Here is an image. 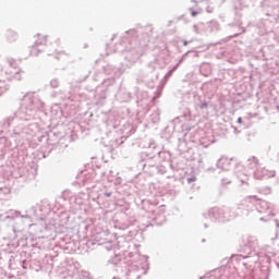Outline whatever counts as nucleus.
Wrapping results in <instances>:
<instances>
[{
	"label": "nucleus",
	"instance_id": "nucleus-4",
	"mask_svg": "<svg viewBox=\"0 0 279 279\" xmlns=\"http://www.w3.org/2000/svg\"><path fill=\"white\" fill-rule=\"evenodd\" d=\"M256 196H250L248 198L243 199L238 208L241 210L242 215L247 216L252 210L259 213L263 217L259 218V221H265L269 223L270 228H279V213H276V205L265 199L253 201Z\"/></svg>",
	"mask_w": 279,
	"mask_h": 279
},
{
	"label": "nucleus",
	"instance_id": "nucleus-60",
	"mask_svg": "<svg viewBox=\"0 0 279 279\" xmlns=\"http://www.w3.org/2000/svg\"><path fill=\"white\" fill-rule=\"evenodd\" d=\"M9 89L8 85L5 86H0V96L3 95Z\"/></svg>",
	"mask_w": 279,
	"mask_h": 279
},
{
	"label": "nucleus",
	"instance_id": "nucleus-29",
	"mask_svg": "<svg viewBox=\"0 0 279 279\" xmlns=\"http://www.w3.org/2000/svg\"><path fill=\"white\" fill-rule=\"evenodd\" d=\"M195 34H208V23L199 22L193 25Z\"/></svg>",
	"mask_w": 279,
	"mask_h": 279
},
{
	"label": "nucleus",
	"instance_id": "nucleus-39",
	"mask_svg": "<svg viewBox=\"0 0 279 279\" xmlns=\"http://www.w3.org/2000/svg\"><path fill=\"white\" fill-rule=\"evenodd\" d=\"M150 120L153 123H158L160 121V109H155L150 114Z\"/></svg>",
	"mask_w": 279,
	"mask_h": 279
},
{
	"label": "nucleus",
	"instance_id": "nucleus-34",
	"mask_svg": "<svg viewBox=\"0 0 279 279\" xmlns=\"http://www.w3.org/2000/svg\"><path fill=\"white\" fill-rule=\"evenodd\" d=\"M19 38V34L12 29H8L7 31V40H9V43H16Z\"/></svg>",
	"mask_w": 279,
	"mask_h": 279
},
{
	"label": "nucleus",
	"instance_id": "nucleus-33",
	"mask_svg": "<svg viewBox=\"0 0 279 279\" xmlns=\"http://www.w3.org/2000/svg\"><path fill=\"white\" fill-rule=\"evenodd\" d=\"M119 99H120V101H122V104H125V102L130 101V99H132V94L126 90H121L119 93Z\"/></svg>",
	"mask_w": 279,
	"mask_h": 279
},
{
	"label": "nucleus",
	"instance_id": "nucleus-8",
	"mask_svg": "<svg viewBox=\"0 0 279 279\" xmlns=\"http://www.w3.org/2000/svg\"><path fill=\"white\" fill-rule=\"evenodd\" d=\"M112 171H109V173L106 172H95V170L88 171H82L78 178H83L82 182L83 185L86 186V189H95V182H99L98 175L102 178V180H107L108 182H114V177L110 175Z\"/></svg>",
	"mask_w": 279,
	"mask_h": 279
},
{
	"label": "nucleus",
	"instance_id": "nucleus-40",
	"mask_svg": "<svg viewBox=\"0 0 279 279\" xmlns=\"http://www.w3.org/2000/svg\"><path fill=\"white\" fill-rule=\"evenodd\" d=\"M198 168L205 169V173H215V171H217V168L215 167L205 168L204 163L202 162V159H198Z\"/></svg>",
	"mask_w": 279,
	"mask_h": 279
},
{
	"label": "nucleus",
	"instance_id": "nucleus-18",
	"mask_svg": "<svg viewBox=\"0 0 279 279\" xmlns=\"http://www.w3.org/2000/svg\"><path fill=\"white\" fill-rule=\"evenodd\" d=\"M276 171L274 170H267L263 166H258L256 170L253 171V178L255 180H263V178H275Z\"/></svg>",
	"mask_w": 279,
	"mask_h": 279
},
{
	"label": "nucleus",
	"instance_id": "nucleus-23",
	"mask_svg": "<svg viewBox=\"0 0 279 279\" xmlns=\"http://www.w3.org/2000/svg\"><path fill=\"white\" fill-rule=\"evenodd\" d=\"M156 147L157 149H161V147L156 144V142L154 140H147L146 144L144 145V147H146V151L142 153V154H150V156H154V158H158V154H155L156 153V148H153Z\"/></svg>",
	"mask_w": 279,
	"mask_h": 279
},
{
	"label": "nucleus",
	"instance_id": "nucleus-38",
	"mask_svg": "<svg viewBox=\"0 0 279 279\" xmlns=\"http://www.w3.org/2000/svg\"><path fill=\"white\" fill-rule=\"evenodd\" d=\"M260 195H271V186H259L256 189Z\"/></svg>",
	"mask_w": 279,
	"mask_h": 279
},
{
	"label": "nucleus",
	"instance_id": "nucleus-46",
	"mask_svg": "<svg viewBox=\"0 0 279 279\" xmlns=\"http://www.w3.org/2000/svg\"><path fill=\"white\" fill-rule=\"evenodd\" d=\"M51 149H53V148H50L49 149V151H48V154L47 153H45V151H35V156H38V158L40 159V158H47L48 156H49V154H51Z\"/></svg>",
	"mask_w": 279,
	"mask_h": 279
},
{
	"label": "nucleus",
	"instance_id": "nucleus-24",
	"mask_svg": "<svg viewBox=\"0 0 279 279\" xmlns=\"http://www.w3.org/2000/svg\"><path fill=\"white\" fill-rule=\"evenodd\" d=\"M107 264L113 265L114 267H123L125 260H123V255H121V253H116L114 257L109 258Z\"/></svg>",
	"mask_w": 279,
	"mask_h": 279
},
{
	"label": "nucleus",
	"instance_id": "nucleus-13",
	"mask_svg": "<svg viewBox=\"0 0 279 279\" xmlns=\"http://www.w3.org/2000/svg\"><path fill=\"white\" fill-rule=\"evenodd\" d=\"M148 270H149V264H146V268L141 267L136 264H130L126 267L125 278L126 279H141L142 276H147Z\"/></svg>",
	"mask_w": 279,
	"mask_h": 279
},
{
	"label": "nucleus",
	"instance_id": "nucleus-63",
	"mask_svg": "<svg viewBox=\"0 0 279 279\" xmlns=\"http://www.w3.org/2000/svg\"><path fill=\"white\" fill-rule=\"evenodd\" d=\"M31 213H33V215L36 217V207H31Z\"/></svg>",
	"mask_w": 279,
	"mask_h": 279
},
{
	"label": "nucleus",
	"instance_id": "nucleus-31",
	"mask_svg": "<svg viewBox=\"0 0 279 279\" xmlns=\"http://www.w3.org/2000/svg\"><path fill=\"white\" fill-rule=\"evenodd\" d=\"M220 28L221 26L219 25V22H217L216 20L207 22L208 34H213V32H219Z\"/></svg>",
	"mask_w": 279,
	"mask_h": 279
},
{
	"label": "nucleus",
	"instance_id": "nucleus-12",
	"mask_svg": "<svg viewBox=\"0 0 279 279\" xmlns=\"http://www.w3.org/2000/svg\"><path fill=\"white\" fill-rule=\"evenodd\" d=\"M260 5L270 21H278L279 19V0H264Z\"/></svg>",
	"mask_w": 279,
	"mask_h": 279
},
{
	"label": "nucleus",
	"instance_id": "nucleus-15",
	"mask_svg": "<svg viewBox=\"0 0 279 279\" xmlns=\"http://www.w3.org/2000/svg\"><path fill=\"white\" fill-rule=\"evenodd\" d=\"M95 241L98 242V245H106L107 252L112 251V233H108V231H97L93 234Z\"/></svg>",
	"mask_w": 279,
	"mask_h": 279
},
{
	"label": "nucleus",
	"instance_id": "nucleus-53",
	"mask_svg": "<svg viewBox=\"0 0 279 279\" xmlns=\"http://www.w3.org/2000/svg\"><path fill=\"white\" fill-rule=\"evenodd\" d=\"M48 56H53L57 60H60V56H64V52H49Z\"/></svg>",
	"mask_w": 279,
	"mask_h": 279
},
{
	"label": "nucleus",
	"instance_id": "nucleus-25",
	"mask_svg": "<svg viewBox=\"0 0 279 279\" xmlns=\"http://www.w3.org/2000/svg\"><path fill=\"white\" fill-rule=\"evenodd\" d=\"M244 169H245V167L242 166V163H241V167L233 165V171H234V173H236V175H238L240 182H242V184H246L247 180H248L247 174L241 173Z\"/></svg>",
	"mask_w": 279,
	"mask_h": 279
},
{
	"label": "nucleus",
	"instance_id": "nucleus-1",
	"mask_svg": "<svg viewBox=\"0 0 279 279\" xmlns=\"http://www.w3.org/2000/svg\"><path fill=\"white\" fill-rule=\"evenodd\" d=\"M9 149H16L13 156H15L17 169L13 171V178L20 180V182L34 180L38 173V165H36V161H29L32 146H29V129L27 126L17 124L13 128L10 137H0V160L5 158Z\"/></svg>",
	"mask_w": 279,
	"mask_h": 279
},
{
	"label": "nucleus",
	"instance_id": "nucleus-42",
	"mask_svg": "<svg viewBox=\"0 0 279 279\" xmlns=\"http://www.w3.org/2000/svg\"><path fill=\"white\" fill-rule=\"evenodd\" d=\"M229 57H230V51H228V49H222L217 54L218 59H223L225 58L226 60H228Z\"/></svg>",
	"mask_w": 279,
	"mask_h": 279
},
{
	"label": "nucleus",
	"instance_id": "nucleus-11",
	"mask_svg": "<svg viewBox=\"0 0 279 279\" xmlns=\"http://www.w3.org/2000/svg\"><path fill=\"white\" fill-rule=\"evenodd\" d=\"M1 75H4V77L0 78V84L1 82H7L10 80L21 81L23 80V75H25V72L16 68V61L14 59H10L8 61V68L1 71Z\"/></svg>",
	"mask_w": 279,
	"mask_h": 279
},
{
	"label": "nucleus",
	"instance_id": "nucleus-20",
	"mask_svg": "<svg viewBox=\"0 0 279 279\" xmlns=\"http://www.w3.org/2000/svg\"><path fill=\"white\" fill-rule=\"evenodd\" d=\"M47 45V37L39 38L35 40L34 45L31 46L29 53L31 56H38L45 49V46Z\"/></svg>",
	"mask_w": 279,
	"mask_h": 279
},
{
	"label": "nucleus",
	"instance_id": "nucleus-3",
	"mask_svg": "<svg viewBox=\"0 0 279 279\" xmlns=\"http://www.w3.org/2000/svg\"><path fill=\"white\" fill-rule=\"evenodd\" d=\"M44 108L45 102L40 99V96L34 93H27L23 97V102L14 116L5 118L0 122L2 132H10V126L13 123H19V121H34L38 116V112H43Z\"/></svg>",
	"mask_w": 279,
	"mask_h": 279
},
{
	"label": "nucleus",
	"instance_id": "nucleus-37",
	"mask_svg": "<svg viewBox=\"0 0 279 279\" xmlns=\"http://www.w3.org/2000/svg\"><path fill=\"white\" fill-rule=\"evenodd\" d=\"M116 82H117V78H114V77L105 78L102 81V86L105 88H107V90H108V88H110V86H114Z\"/></svg>",
	"mask_w": 279,
	"mask_h": 279
},
{
	"label": "nucleus",
	"instance_id": "nucleus-22",
	"mask_svg": "<svg viewBox=\"0 0 279 279\" xmlns=\"http://www.w3.org/2000/svg\"><path fill=\"white\" fill-rule=\"evenodd\" d=\"M36 228H37V231L36 233L37 234H43L41 236H39V239H48V236H51V234H53V231L56 230V227L53 226H46V227H43L40 225H36Z\"/></svg>",
	"mask_w": 279,
	"mask_h": 279
},
{
	"label": "nucleus",
	"instance_id": "nucleus-36",
	"mask_svg": "<svg viewBox=\"0 0 279 279\" xmlns=\"http://www.w3.org/2000/svg\"><path fill=\"white\" fill-rule=\"evenodd\" d=\"M125 141V136L118 137L116 140L110 141V145L113 148L120 147V145H123V142Z\"/></svg>",
	"mask_w": 279,
	"mask_h": 279
},
{
	"label": "nucleus",
	"instance_id": "nucleus-52",
	"mask_svg": "<svg viewBox=\"0 0 279 279\" xmlns=\"http://www.w3.org/2000/svg\"><path fill=\"white\" fill-rule=\"evenodd\" d=\"M106 93H108V88L102 89L101 94L97 95L99 97L100 101H104L107 97Z\"/></svg>",
	"mask_w": 279,
	"mask_h": 279
},
{
	"label": "nucleus",
	"instance_id": "nucleus-51",
	"mask_svg": "<svg viewBox=\"0 0 279 279\" xmlns=\"http://www.w3.org/2000/svg\"><path fill=\"white\" fill-rule=\"evenodd\" d=\"M189 53H191V51H187V52H185V53H183V54L181 56V58L179 59V61H178V63H177L178 66H180V64H182V62H184V60H186Z\"/></svg>",
	"mask_w": 279,
	"mask_h": 279
},
{
	"label": "nucleus",
	"instance_id": "nucleus-45",
	"mask_svg": "<svg viewBox=\"0 0 279 279\" xmlns=\"http://www.w3.org/2000/svg\"><path fill=\"white\" fill-rule=\"evenodd\" d=\"M71 202H74L77 206H84V198L82 196H72Z\"/></svg>",
	"mask_w": 279,
	"mask_h": 279
},
{
	"label": "nucleus",
	"instance_id": "nucleus-58",
	"mask_svg": "<svg viewBox=\"0 0 279 279\" xmlns=\"http://www.w3.org/2000/svg\"><path fill=\"white\" fill-rule=\"evenodd\" d=\"M187 184H193V182H197V177L192 175L186 179Z\"/></svg>",
	"mask_w": 279,
	"mask_h": 279
},
{
	"label": "nucleus",
	"instance_id": "nucleus-7",
	"mask_svg": "<svg viewBox=\"0 0 279 279\" xmlns=\"http://www.w3.org/2000/svg\"><path fill=\"white\" fill-rule=\"evenodd\" d=\"M135 80L137 84H146L148 88H154V84L158 82V72H156V63L150 62L146 68L136 73Z\"/></svg>",
	"mask_w": 279,
	"mask_h": 279
},
{
	"label": "nucleus",
	"instance_id": "nucleus-47",
	"mask_svg": "<svg viewBox=\"0 0 279 279\" xmlns=\"http://www.w3.org/2000/svg\"><path fill=\"white\" fill-rule=\"evenodd\" d=\"M50 88H58L60 86V80L59 78H52L49 83Z\"/></svg>",
	"mask_w": 279,
	"mask_h": 279
},
{
	"label": "nucleus",
	"instance_id": "nucleus-26",
	"mask_svg": "<svg viewBox=\"0 0 279 279\" xmlns=\"http://www.w3.org/2000/svg\"><path fill=\"white\" fill-rule=\"evenodd\" d=\"M16 217H21V219H32L29 215H21V211L19 210H10L4 219L12 221L16 219Z\"/></svg>",
	"mask_w": 279,
	"mask_h": 279
},
{
	"label": "nucleus",
	"instance_id": "nucleus-19",
	"mask_svg": "<svg viewBox=\"0 0 279 279\" xmlns=\"http://www.w3.org/2000/svg\"><path fill=\"white\" fill-rule=\"evenodd\" d=\"M104 72L107 75H116V77H121L123 73H125V65H121L119 68L112 65V64H107L104 66Z\"/></svg>",
	"mask_w": 279,
	"mask_h": 279
},
{
	"label": "nucleus",
	"instance_id": "nucleus-30",
	"mask_svg": "<svg viewBox=\"0 0 279 279\" xmlns=\"http://www.w3.org/2000/svg\"><path fill=\"white\" fill-rule=\"evenodd\" d=\"M153 148L155 149V154H158L157 157L160 158V160L167 161L171 160V153L167 150H162V148H156V146L153 145Z\"/></svg>",
	"mask_w": 279,
	"mask_h": 279
},
{
	"label": "nucleus",
	"instance_id": "nucleus-21",
	"mask_svg": "<svg viewBox=\"0 0 279 279\" xmlns=\"http://www.w3.org/2000/svg\"><path fill=\"white\" fill-rule=\"evenodd\" d=\"M117 193V187L114 186H104L98 192V199H110V197H114V194Z\"/></svg>",
	"mask_w": 279,
	"mask_h": 279
},
{
	"label": "nucleus",
	"instance_id": "nucleus-48",
	"mask_svg": "<svg viewBox=\"0 0 279 279\" xmlns=\"http://www.w3.org/2000/svg\"><path fill=\"white\" fill-rule=\"evenodd\" d=\"M7 258H9L8 263H9V269H13L12 265L14 264V257L12 256V254L8 253L7 254Z\"/></svg>",
	"mask_w": 279,
	"mask_h": 279
},
{
	"label": "nucleus",
	"instance_id": "nucleus-57",
	"mask_svg": "<svg viewBox=\"0 0 279 279\" xmlns=\"http://www.w3.org/2000/svg\"><path fill=\"white\" fill-rule=\"evenodd\" d=\"M222 186H226L227 184H232V180L229 178L221 179Z\"/></svg>",
	"mask_w": 279,
	"mask_h": 279
},
{
	"label": "nucleus",
	"instance_id": "nucleus-59",
	"mask_svg": "<svg viewBox=\"0 0 279 279\" xmlns=\"http://www.w3.org/2000/svg\"><path fill=\"white\" fill-rule=\"evenodd\" d=\"M183 118L185 119V121H191V112H190V111H186V112L183 114Z\"/></svg>",
	"mask_w": 279,
	"mask_h": 279
},
{
	"label": "nucleus",
	"instance_id": "nucleus-6",
	"mask_svg": "<svg viewBox=\"0 0 279 279\" xmlns=\"http://www.w3.org/2000/svg\"><path fill=\"white\" fill-rule=\"evenodd\" d=\"M142 215L144 226L149 228V226H162L167 221V216L165 215V206L156 207L151 201H142Z\"/></svg>",
	"mask_w": 279,
	"mask_h": 279
},
{
	"label": "nucleus",
	"instance_id": "nucleus-35",
	"mask_svg": "<svg viewBox=\"0 0 279 279\" xmlns=\"http://www.w3.org/2000/svg\"><path fill=\"white\" fill-rule=\"evenodd\" d=\"M170 169H172L173 171H180L184 169V165H182V162L180 161L170 160Z\"/></svg>",
	"mask_w": 279,
	"mask_h": 279
},
{
	"label": "nucleus",
	"instance_id": "nucleus-61",
	"mask_svg": "<svg viewBox=\"0 0 279 279\" xmlns=\"http://www.w3.org/2000/svg\"><path fill=\"white\" fill-rule=\"evenodd\" d=\"M32 247H37V250H43V246L38 243V242H35L33 244H31Z\"/></svg>",
	"mask_w": 279,
	"mask_h": 279
},
{
	"label": "nucleus",
	"instance_id": "nucleus-55",
	"mask_svg": "<svg viewBox=\"0 0 279 279\" xmlns=\"http://www.w3.org/2000/svg\"><path fill=\"white\" fill-rule=\"evenodd\" d=\"M129 130L128 129H124L123 130V134H134V132H136V130L134 129V126H130L129 125Z\"/></svg>",
	"mask_w": 279,
	"mask_h": 279
},
{
	"label": "nucleus",
	"instance_id": "nucleus-27",
	"mask_svg": "<svg viewBox=\"0 0 279 279\" xmlns=\"http://www.w3.org/2000/svg\"><path fill=\"white\" fill-rule=\"evenodd\" d=\"M260 167V162H258V158H256L255 156L250 157L246 160V169H248L250 171H256L257 168Z\"/></svg>",
	"mask_w": 279,
	"mask_h": 279
},
{
	"label": "nucleus",
	"instance_id": "nucleus-56",
	"mask_svg": "<svg viewBox=\"0 0 279 279\" xmlns=\"http://www.w3.org/2000/svg\"><path fill=\"white\" fill-rule=\"evenodd\" d=\"M20 265L24 269H29V262L28 260H22V262H20Z\"/></svg>",
	"mask_w": 279,
	"mask_h": 279
},
{
	"label": "nucleus",
	"instance_id": "nucleus-28",
	"mask_svg": "<svg viewBox=\"0 0 279 279\" xmlns=\"http://www.w3.org/2000/svg\"><path fill=\"white\" fill-rule=\"evenodd\" d=\"M70 137L69 135H60L59 141L57 142V145L53 147L54 149H66L69 147Z\"/></svg>",
	"mask_w": 279,
	"mask_h": 279
},
{
	"label": "nucleus",
	"instance_id": "nucleus-44",
	"mask_svg": "<svg viewBox=\"0 0 279 279\" xmlns=\"http://www.w3.org/2000/svg\"><path fill=\"white\" fill-rule=\"evenodd\" d=\"M154 173H158L159 175H165L167 173V168L165 166L155 167Z\"/></svg>",
	"mask_w": 279,
	"mask_h": 279
},
{
	"label": "nucleus",
	"instance_id": "nucleus-64",
	"mask_svg": "<svg viewBox=\"0 0 279 279\" xmlns=\"http://www.w3.org/2000/svg\"><path fill=\"white\" fill-rule=\"evenodd\" d=\"M12 231H13L12 239H16V229H15V228H13V229H12Z\"/></svg>",
	"mask_w": 279,
	"mask_h": 279
},
{
	"label": "nucleus",
	"instance_id": "nucleus-17",
	"mask_svg": "<svg viewBox=\"0 0 279 279\" xmlns=\"http://www.w3.org/2000/svg\"><path fill=\"white\" fill-rule=\"evenodd\" d=\"M63 133H60L58 131H49L47 135H41L39 137V142L43 143V141H47V144L50 145L52 148L58 145V142L60 141V136H62Z\"/></svg>",
	"mask_w": 279,
	"mask_h": 279
},
{
	"label": "nucleus",
	"instance_id": "nucleus-43",
	"mask_svg": "<svg viewBox=\"0 0 279 279\" xmlns=\"http://www.w3.org/2000/svg\"><path fill=\"white\" fill-rule=\"evenodd\" d=\"M209 102L208 100H203L196 105V108H199L203 112H206L208 110Z\"/></svg>",
	"mask_w": 279,
	"mask_h": 279
},
{
	"label": "nucleus",
	"instance_id": "nucleus-49",
	"mask_svg": "<svg viewBox=\"0 0 279 279\" xmlns=\"http://www.w3.org/2000/svg\"><path fill=\"white\" fill-rule=\"evenodd\" d=\"M175 69H178V64H175L172 69H170L166 75H165V80H169V77H171V75H173V71H175Z\"/></svg>",
	"mask_w": 279,
	"mask_h": 279
},
{
	"label": "nucleus",
	"instance_id": "nucleus-9",
	"mask_svg": "<svg viewBox=\"0 0 279 279\" xmlns=\"http://www.w3.org/2000/svg\"><path fill=\"white\" fill-rule=\"evenodd\" d=\"M204 219H210L213 222H221L230 221V209L228 207L219 208L213 207L207 211L203 213Z\"/></svg>",
	"mask_w": 279,
	"mask_h": 279
},
{
	"label": "nucleus",
	"instance_id": "nucleus-41",
	"mask_svg": "<svg viewBox=\"0 0 279 279\" xmlns=\"http://www.w3.org/2000/svg\"><path fill=\"white\" fill-rule=\"evenodd\" d=\"M58 257V254L50 253L46 255V260L49 263L50 267H53V263H56V258Z\"/></svg>",
	"mask_w": 279,
	"mask_h": 279
},
{
	"label": "nucleus",
	"instance_id": "nucleus-16",
	"mask_svg": "<svg viewBox=\"0 0 279 279\" xmlns=\"http://www.w3.org/2000/svg\"><path fill=\"white\" fill-rule=\"evenodd\" d=\"M234 165L241 167V162L236 158L222 156L217 160L216 167L220 169V171H230L233 169Z\"/></svg>",
	"mask_w": 279,
	"mask_h": 279
},
{
	"label": "nucleus",
	"instance_id": "nucleus-10",
	"mask_svg": "<svg viewBox=\"0 0 279 279\" xmlns=\"http://www.w3.org/2000/svg\"><path fill=\"white\" fill-rule=\"evenodd\" d=\"M244 247L248 250L247 255H232L231 259L240 263V260H245V258H255L254 262L256 263L258 260V251H256L258 250V240L256 238H248Z\"/></svg>",
	"mask_w": 279,
	"mask_h": 279
},
{
	"label": "nucleus",
	"instance_id": "nucleus-5",
	"mask_svg": "<svg viewBox=\"0 0 279 279\" xmlns=\"http://www.w3.org/2000/svg\"><path fill=\"white\" fill-rule=\"evenodd\" d=\"M116 228H118V230H128V232L126 234L119 235L116 239L117 244L111 245L112 250H120L122 254H125L128 252L129 254H134V252H138V245L132 242L134 238L138 235V230L132 229L134 227H132L130 222H118L116 225Z\"/></svg>",
	"mask_w": 279,
	"mask_h": 279
},
{
	"label": "nucleus",
	"instance_id": "nucleus-50",
	"mask_svg": "<svg viewBox=\"0 0 279 279\" xmlns=\"http://www.w3.org/2000/svg\"><path fill=\"white\" fill-rule=\"evenodd\" d=\"M160 95H162V87L158 86L157 90L155 92V96L153 97V101H155V99H158Z\"/></svg>",
	"mask_w": 279,
	"mask_h": 279
},
{
	"label": "nucleus",
	"instance_id": "nucleus-54",
	"mask_svg": "<svg viewBox=\"0 0 279 279\" xmlns=\"http://www.w3.org/2000/svg\"><path fill=\"white\" fill-rule=\"evenodd\" d=\"M235 3V10H241L243 8V0H233Z\"/></svg>",
	"mask_w": 279,
	"mask_h": 279
},
{
	"label": "nucleus",
	"instance_id": "nucleus-14",
	"mask_svg": "<svg viewBox=\"0 0 279 279\" xmlns=\"http://www.w3.org/2000/svg\"><path fill=\"white\" fill-rule=\"evenodd\" d=\"M138 167H142L145 173H154L156 170V157L150 154H141V160L138 162Z\"/></svg>",
	"mask_w": 279,
	"mask_h": 279
},
{
	"label": "nucleus",
	"instance_id": "nucleus-2",
	"mask_svg": "<svg viewBox=\"0 0 279 279\" xmlns=\"http://www.w3.org/2000/svg\"><path fill=\"white\" fill-rule=\"evenodd\" d=\"M154 32V26H136L124 33L121 37L120 43L117 44L116 51H121L122 56L129 64L124 65L125 70L136 64L141 60Z\"/></svg>",
	"mask_w": 279,
	"mask_h": 279
},
{
	"label": "nucleus",
	"instance_id": "nucleus-62",
	"mask_svg": "<svg viewBox=\"0 0 279 279\" xmlns=\"http://www.w3.org/2000/svg\"><path fill=\"white\" fill-rule=\"evenodd\" d=\"M243 33H245V28L240 26V33L234 34L233 36L236 37L239 36V34H243Z\"/></svg>",
	"mask_w": 279,
	"mask_h": 279
},
{
	"label": "nucleus",
	"instance_id": "nucleus-32",
	"mask_svg": "<svg viewBox=\"0 0 279 279\" xmlns=\"http://www.w3.org/2000/svg\"><path fill=\"white\" fill-rule=\"evenodd\" d=\"M93 219H87L80 225V230H84L83 232H88V230H93Z\"/></svg>",
	"mask_w": 279,
	"mask_h": 279
}]
</instances>
